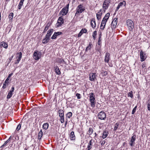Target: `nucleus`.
<instances>
[{"label":"nucleus","instance_id":"f257e3e1","mask_svg":"<svg viewBox=\"0 0 150 150\" xmlns=\"http://www.w3.org/2000/svg\"><path fill=\"white\" fill-rule=\"evenodd\" d=\"M90 95V100L91 103V105L92 107L95 106V95L93 93H91L89 94Z\"/></svg>","mask_w":150,"mask_h":150},{"label":"nucleus","instance_id":"f03ea898","mask_svg":"<svg viewBox=\"0 0 150 150\" xmlns=\"http://www.w3.org/2000/svg\"><path fill=\"white\" fill-rule=\"evenodd\" d=\"M69 4H68L66 6L64 7L59 12V14H62V16L66 15L68 11Z\"/></svg>","mask_w":150,"mask_h":150},{"label":"nucleus","instance_id":"7ed1b4c3","mask_svg":"<svg viewBox=\"0 0 150 150\" xmlns=\"http://www.w3.org/2000/svg\"><path fill=\"white\" fill-rule=\"evenodd\" d=\"M42 52L38 51H35L33 54V58L35 60H39L41 57Z\"/></svg>","mask_w":150,"mask_h":150},{"label":"nucleus","instance_id":"20e7f679","mask_svg":"<svg viewBox=\"0 0 150 150\" xmlns=\"http://www.w3.org/2000/svg\"><path fill=\"white\" fill-rule=\"evenodd\" d=\"M127 25L130 30H132L134 28V23L130 19H128L127 21Z\"/></svg>","mask_w":150,"mask_h":150},{"label":"nucleus","instance_id":"39448f33","mask_svg":"<svg viewBox=\"0 0 150 150\" xmlns=\"http://www.w3.org/2000/svg\"><path fill=\"white\" fill-rule=\"evenodd\" d=\"M110 3V0H105L103 6V8H104V11L107 9L109 5V4Z\"/></svg>","mask_w":150,"mask_h":150},{"label":"nucleus","instance_id":"423d86ee","mask_svg":"<svg viewBox=\"0 0 150 150\" xmlns=\"http://www.w3.org/2000/svg\"><path fill=\"white\" fill-rule=\"evenodd\" d=\"M85 8H83L82 5L81 4L79 5L77 7L76 9V11L75 14H80L85 10Z\"/></svg>","mask_w":150,"mask_h":150},{"label":"nucleus","instance_id":"0eeeda50","mask_svg":"<svg viewBox=\"0 0 150 150\" xmlns=\"http://www.w3.org/2000/svg\"><path fill=\"white\" fill-rule=\"evenodd\" d=\"M98 117L100 120H105L106 118V114L104 112L101 111L98 113Z\"/></svg>","mask_w":150,"mask_h":150},{"label":"nucleus","instance_id":"6e6552de","mask_svg":"<svg viewBox=\"0 0 150 150\" xmlns=\"http://www.w3.org/2000/svg\"><path fill=\"white\" fill-rule=\"evenodd\" d=\"M140 56L141 61L142 62L144 61L147 57L146 54L144 52H143L142 50H141L140 52Z\"/></svg>","mask_w":150,"mask_h":150},{"label":"nucleus","instance_id":"1a4fd4ad","mask_svg":"<svg viewBox=\"0 0 150 150\" xmlns=\"http://www.w3.org/2000/svg\"><path fill=\"white\" fill-rule=\"evenodd\" d=\"M64 21L62 17H60L59 18L56 24L57 27H59L61 26L64 23Z\"/></svg>","mask_w":150,"mask_h":150},{"label":"nucleus","instance_id":"9d476101","mask_svg":"<svg viewBox=\"0 0 150 150\" xmlns=\"http://www.w3.org/2000/svg\"><path fill=\"white\" fill-rule=\"evenodd\" d=\"M136 136L134 135L131 137L129 141V144L132 146H133L135 144V141L136 140Z\"/></svg>","mask_w":150,"mask_h":150},{"label":"nucleus","instance_id":"9b49d317","mask_svg":"<svg viewBox=\"0 0 150 150\" xmlns=\"http://www.w3.org/2000/svg\"><path fill=\"white\" fill-rule=\"evenodd\" d=\"M117 18H115L113 21H112L111 24V27L112 29L115 28L117 24Z\"/></svg>","mask_w":150,"mask_h":150},{"label":"nucleus","instance_id":"f8f14e48","mask_svg":"<svg viewBox=\"0 0 150 150\" xmlns=\"http://www.w3.org/2000/svg\"><path fill=\"white\" fill-rule=\"evenodd\" d=\"M110 54L107 52L105 54V58L104 59V61L105 62L108 63L110 60Z\"/></svg>","mask_w":150,"mask_h":150},{"label":"nucleus","instance_id":"ddd939ff","mask_svg":"<svg viewBox=\"0 0 150 150\" xmlns=\"http://www.w3.org/2000/svg\"><path fill=\"white\" fill-rule=\"evenodd\" d=\"M96 74L91 73L90 74L89 80L91 81H94L96 79Z\"/></svg>","mask_w":150,"mask_h":150},{"label":"nucleus","instance_id":"4468645a","mask_svg":"<svg viewBox=\"0 0 150 150\" xmlns=\"http://www.w3.org/2000/svg\"><path fill=\"white\" fill-rule=\"evenodd\" d=\"M62 34V33L60 32H55L51 37V39H55L57 37L58 35H60Z\"/></svg>","mask_w":150,"mask_h":150},{"label":"nucleus","instance_id":"2eb2a0df","mask_svg":"<svg viewBox=\"0 0 150 150\" xmlns=\"http://www.w3.org/2000/svg\"><path fill=\"white\" fill-rule=\"evenodd\" d=\"M91 27L93 28H94L96 27V23L95 20L94 18H92L91 22Z\"/></svg>","mask_w":150,"mask_h":150},{"label":"nucleus","instance_id":"dca6fc26","mask_svg":"<svg viewBox=\"0 0 150 150\" xmlns=\"http://www.w3.org/2000/svg\"><path fill=\"white\" fill-rule=\"evenodd\" d=\"M0 46L1 47H3L5 49H7L8 47V45L6 42L3 41L0 43Z\"/></svg>","mask_w":150,"mask_h":150},{"label":"nucleus","instance_id":"f3484780","mask_svg":"<svg viewBox=\"0 0 150 150\" xmlns=\"http://www.w3.org/2000/svg\"><path fill=\"white\" fill-rule=\"evenodd\" d=\"M53 29H51L49 30L48 31H47V33L46 36L48 38H50V37L52 35L53 31Z\"/></svg>","mask_w":150,"mask_h":150},{"label":"nucleus","instance_id":"a211bd4d","mask_svg":"<svg viewBox=\"0 0 150 150\" xmlns=\"http://www.w3.org/2000/svg\"><path fill=\"white\" fill-rule=\"evenodd\" d=\"M87 32V30L85 28H83L81 29V31L79 33L78 36V37H81L83 33H86Z\"/></svg>","mask_w":150,"mask_h":150},{"label":"nucleus","instance_id":"6ab92c4d","mask_svg":"<svg viewBox=\"0 0 150 150\" xmlns=\"http://www.w3.org/2000/svg\"><path fill=\"white\" fill-rule=\"evenodd\" d=\"M70 139L71 140H75V136L74 135V132L73 131L71 132L70 135Z\"/></svg>","mask_w":150,"mask_h":150},{"label":"nucleus","instance_id":"aec40b11","mask_svg":"<svg viewBox=\"0 0 150 150\" xmlns=\"http://www.w3.org/2000/svg\"><path fill=\"white\" fill-rule=\"evenodd\" d=\"M58 113L60 117H64V111L63 110L61 109H59L58 111Z\"/></svg>","mask_w":150,"mask_h":150},{"label":"nucleus","instance_id":"412c9836","mask_svg":"<svg viewBox=\"0 0 150 150\" xmlns=\"http://www.w3.org/2000/svg\"><path fill=\"white\" fill-rule=\"evenodd\" d=\"M55 71L56 73L58 75H59L61 74V72L57 66L54 67Z\"/></svg>","mask_w":150,"mask_h":150},{"label":"nucleus","instance_id":"4be33fe9","mask_svg":"<svg viewBox=\"0 0 150 150\" xmlns=\"http://www.w3.org/2000/svg\"><path fill=\"white\" fill-rule=\"evenodd\" d=\"M50 40V38H48L45 36V38L43 39L42 41V43L43 44H46Z\"/></svg>","mask_w":150,"mask_h":150},{"label":"nucleus","instance_id":"5701e85b","mask_svg":"<svg viewBox=\"0 0 150 150\" xmlns=\"http://www.w3.org/2000/svg\"><path fill=\"white\" fill-rule=\"evenodd\" d=\"M102 14V12H98L96 13V17L98 20H99L101 18Z\"/></svg>","mask_w":150,"mask_h":150},{"label":"nucleus","instance_id":"b1692460","mask_svg":"<svg viewBox=\"0 0 150 150\" xmlns=\"http://www.w3.org/2000/svg\"><path fill=\"white\" fill-rule=\"evenodd\" d=\"M108 132L107 131H104L103 134L102 138L103 139H105L108 136Z\"/></svg>","mask_w":150,"mask_h":150},{"label":"nucleus","instance_id":"393cba45","mask_svg":"<svg viewBox=\"0 0 150 150\" xmlns=\"http://www.w3.org/2000/svg\"><path fill=\"white\" fill-rule=\"evenodd\" d=\"M110 14L109 13H107L105 16L104 18H103V19L104 20L107 21L108 20V19L109 17L110 16Z\"/></svg>","mask_w":150,"mask_h":150},{"label":"nucleus","instance_id":"a878e982","mask_svg":"<svg viewBox=\"0 0 150 150\" xmlns=\"http://www.w3.org/2000/svg\"><path fill=\"white\" fill-rule=\"evenodd\" d=\"M92 140H90L89 141V142L88 143V146L87 148H88V150H90L92 148Z\"/></svg>","mask_w":150,"mask_h":150},{"label":"nucleus","instance_id":"bb28decb","mask_svg":"<svg viewBox=\"0 0 150 150\" xmlns=\"http://www.w3.org/2000/svg\"><path fill=\"white\" fill-rule=\"evenodd\" d=\"M49 126V124L47 123H45L43 124L42 126L43 129H47Z\"/></svg>","mask_w":150,"mask_h":150},{"label":"nucleus","instance_id":"cd10ccee","mask_svg":"<svg viewBox=\"0 0 150 150\" xmlns=\"http://www.w3.org/2000/svg\"><path fill=\"white\" fill-rule=\"evenodd\" d=\"M24 0H21V1L18 5V9H20L21 8V6L23 5V2Z\"/></svg>","mask_w":150,"mask_h":150},{"label":"nucleus","instance_id":"c85d7f7f","mask_svg":"<svg viewBox=\"0 0 150 150\" xmlns=\"http://www.w3.org/2000/svg\"><path fill=\"white\" fill-rule=\"evenodd\" d=\"M11 136H10L8 139L4 143V144L2 145L1 146V148H3V147L7 143H8L9 141H10L11 138Z\"/></svg>","mask_w":150,"mask_h":150},{"label":"nucleus","instance_id":"c756f323","mask_svg":"<svg viewBox=\"0 0 150 150\" xmlns=\"http://www.w3.org/2000/svg\"><path fill=\"white\" fill-rule=\"evenodd\" d=\"M43 135V133L42 131V130L41 129L40 132H39L38 133V139H41V137H42Z\"/></svg>","mask_w":150,"mask_h":150},{"label":"nucleus","instance_id":"7c9ffc66","mask_svg":"<svg viewBox=\"0 0 150 150\" xmlns=\"http://www.w3.org/2000/svg\"><path fill=\"white\" fill-rule=\"evenodd\" d=\"M13 74V73H11L10 74L7 78L6 79V80L5 81V83H8V80H9L10 79V78Z\"/></svg>","mask_w":150,"mask_h":150},{"label":"nucleus","instance_id":"2f4dec72","mask_svg":"<svg viewBox=\"0 0 150 150\" xmlns=\"http://www.w3.org/2000/svg\"><path fill=\"white\" fill-rule=\"evenodd\" d=\"M93 132V129L92 128H89L88 134L89 135H91L92 134Z\"/></svg>","mask_w":150,"mask_h":150},{"label":"nucleus","instance_id":"473e14b6","mask_svg":"<svg viewBox=\"0 0 150 150\" xmlns=\"http://www.w3.org/2000/svg\"><path fill=\"white\" fill-rule=\"evenodd\" d=\"M13 95V93L9 92L7 96V98L9 99Z\"/></svg>","mask_w":150,"mask_h":150},{"label":"nucleus","instance_id":"72a5a7b5","mask_svg":"<svg viewBox=\"0 0 150 150\" xmlns=\"http://www.w3.org/2000/svg\"><path fill=\"white\" fill-rule=\"evenodd\" d=\"M72 115V113L71 112H68L67 114V117L69 118H70Z\"/></svg>","mask_w":150,"mask_h":150},{"label":"nucleus","instance_id":"f704fd0d","mask_svg":"<svg viewBox=\"0 0 150 150\" xmlns=\"http://www.w3.org/2000/svg\"><path fill=\"white\" fill-rule=\"evenodd\" d=\"M13 13H11L8 16V18L9 20H12L13 17Z\"/></svg>","mask_w":150,"mask_h":150},{"label":"nucleus","instance_id":"c9c22d12","mask_svg":"<svg viewBox=\"0 0 150 150\" xmlns=\"http://www.w3.org/2000/svg\"><path fill=\"white\" fill-rule=\"evenodd\" d=\"M49 23L47 24V25L45 27V28L43 31V32L45 33L46 31L49 28V27L50 26V24H49Z\"/></svg>","mask_w":150,"mask_h":150},{"label":"nucleus","instance_id":"e433bc0d","mask_svg":"<svg viewBox=\"0 0 150 150\" xmlns=\"http://www.w3.org/2000/svg\"><path fill=\"white\" fill-rule=\"evenodd\" d=\"M97 35V32L95 31L93 32V39L95 40L96 39V36Z\"/></svg>","mask_w":150,"mask_h":150},{"label":"nucleus","instance_id":"4c0bfd02","mask_svg":"<svg viewBox=\"0 0 150 150\" xmlns=\"http://www.w3.org/2000/svg\"><path fill=\"white\" fill-rule=\"evenodd\" d=\"M124 4L125 6V4H126V2L124 1L122 2H121L118 5L120 6H121Z\"/></svg>","mask_w":150,"mask_h":150},{"label":"nucleus","instance_id":"58836bf2","mask_svg":"<svg viewBox=\"0 0 150 150\" xmlns=\"http://www.w3.org/2000/svg\"><path fill=\"white\" fill-rule=\"evenodd\" d=\"M91 48V44H89V45L88 47H87L86 48L85 50L86 52H87V51H88V50H90Z\"/></svg>","mask_w":150,"mask_h":150},{"label":"nucleus","instance_id":"ea45409f","mask_svg":"<svg viewBox=\"0 0 150 150\" xmlns=\"http://www.w3.org/2000/svg\"><path fill=\"white\" fill-rule=\"evenodd\" d=\"M119 125V124L117 123L115 124V126L114 128V131H116Z\"/></svg>","mask_w":150,"mask_h":150},{"label":"nucleus","instance_id":"a19ab883","mask_svg":"<svg viewBox=\"0 0 150 150\" xmlns=\"http://www.w3.org/2000/svg\"><path fill=\"white\" fill-rule=\"evenodd\" d=\"M128 95L130 97L132 98H133V97L132 94V91H131L130 92H129Z\"/></svg>","mask_w":150,"mask_h":150},{"label":"nucleus","instance_id":"79ce46f5","mask_svg":"<svg viewBox=\"0 0 150 150\" xmlns=\"http://www.w3.org/2000/svg\"><path fill=\"white\" fill-rule=\"evenodd\" d=\"M18 54H19V55L18 57V59H19L21 60V58L22 57V53L21 52H19L18 53Z\"/></svg>","mask_w":150,"mask_h":150},{"label":"nucleus","instance_id":"37998d69","mask_svg":"<svg viewBox=\"0 0 150 150\" xmlns=\"http://www.w3.org/2000/svg\"><path fill=\"white\" fill-rule=\"evenodd\" d=\"M137 108V106H135V107L132 110V114H134V112H135L136 111V108Z\"/></svg>","mask_w":150,"mask_h":150},{"label":"nucleus","instance_id":"c03bdc74","mask_svg":"<svg viewBox=\"0 0 150 150\" xmlns=\"http://www.w3.org/2000/svg\"><path fill=\"white\" fill-rule=\"evenodd\" d=\"M21 125L20 124H19L17 126V127L16 129V130L17 131L19 130L21 128Z\"/></svg>","mask_w":150,"mask_h":150},{"label":"nucleus","instance_id":"a18cd8bd","mask_svg":"<svg viewBox=\"0 0 150 150\" xmlns=\"http://www.w3.org/2000/svg\"><path fill=\"white\" fill-rule=\"evenodd\" d=\"M107 21H105L103 19L101 23V25H103V24H104V26H105L106 22Z\"/></svg>","mask_w":150,"mask_h":150},{"label":"nucleus","instance_id":"49530a36","mask_svg":"<svg viewBox=\"0 0 150 150\" xmlns=\"http://www.w3.org/2000/svg\"><path fill=\"white\" fill-rule=\"evenodd\" d=\"M13 57V56H12L9 59L7 60V62H8V64H9V63L11 62Z\"/></svg>","mask_w":150,"mask_h":150},{"label":"nucleus","instance_id":"de8ad7c7","mask_svg":"<svg viewBox=\"0 0 150 150\" xmlns=\"http://www.w3.org/2000/svg\"><path fill=\"white\" fill-rule=\"evenodd\" d=\"M81 95L80 94L77 93L76 94V96L77 97V98L78 99H80L81 98V97L80 96Z\"/></svg>","mask_w":150,"mask_h":150},{"label":"nucleus","instance_id":"09e8293b","mask_svg":"<svg viewBox=\"0 0 150 150\" xmlns=\"http://www.w3.org/2000/svg\"><path fill=\"white\" fill-rule=\"evenodd\" d=\"M60 121L61 123H63L64 122V117H60Z\"/></svg>","mask_w":150,"mask_h":150},{"label":"nucleus","instance_id":"8fccbe9b","mask_svg":"<svg viewBox=\"0 0 150 150\" xmlns=\"http://www.w3.org/2000/svg\"><path fill=\"white\" fill-rule=\"evenodd\" d=\"M6 84H8V83H5V82L4 83L3 86L2 87V88L3 89H4L6 88Z\"/></svg>","mask_w":150,"mask_h":150},{"label":"nucleus","instance_id":"3c124183","mask_svg":"<svg viewBox=\"0 0 150 150\" xmlns=\"http://www.w3.org/2000/svg\"><path fill=\"white\" fill-rule=\"evenodd\" d=\"M14 87H12L11 88V89L10 90V92H11V93H12L14 91Z\"/></svg>","mask_w":150,"mask_h":150},{"label":"nucleus","instance_id":"603ef678","mask_svg":"<svg viewBox=\"0 0 150 150\" xmlns=\"http://www.w3.org/2000/svg\"><path fill=\"white\" fill-rule=\"evenodd\" d=\"M100 37H99V39L98 42V45H100V44L101 40L100 39Z\"/></svg>","mask_w":150,"mask_h":150},{"label":"nucleus","instance_id":"864d4df0","mask_svg":"<svg viewBox=\"0 0 150 150\" xmlns=\"http://www.w3.org/2000/svg\"><path fill=\"white\" fill-rule=\"evenodd\" d=\"M147 108L149 110H150V103L147 104Z\"/></svg>","mask_w":150,"mask_h":150},{"label":"nucleus","instance_id":"5fc2aeb1","mask_svg":"<svg viewBox=\"0 0 150 150\" xmlns=\"http://www.w3.org/2000/svg\"><path fill=\"white\" fill-rule=\"evenodd\" d=\"M105 26H104V25H101H101H100V29H101V30H103L104 28H105Z\"/></svg>","mask_w":150,"mask_h":150},{"label":"nucleus","instance_id":"6e6d98bb","mask_svg":"<svg viewBox=\"0 0 150 150\" xmlns=\"http://www.w3.org/2000/svg\"><path fill=\"white\" fill-rule=\"evenodd\" d=\"M20 61V60L18 59L15 62V64H18Z\"/></svg>","mask_w":150,"mask_h":150},{"label":"nucleus","instance_id":"4d7b16f0","mask_svg":"<svg viewBox=\"0 0 150 150\" xmlns=\"http://www.w3.org/2000/svg\"><path fill=\"white\" fill-rule=\"evenodd\" d=\"M120 6L118 5L117 6V8L116 9V11H118V9H119V8H120Z\"/></svg>","mask_w":150,"mask_h":150},{"label":"nucleus","instance_id":"13d9d810","mask_svg":"<svg viewBox=\"0 0 150 150\" xmlns=\"http://www.w3.org/2000/svg\"><path fill=\"white\" fill-rule=\"evenodd\" d=\"M103 75H104L105 76L107 74V72L106 71H105L103 73Z\"/></svg>","mask_w":150,"mask_h":150},{"label":"nucleus","instance_id":"bf43d9fd","mask_svg":"<svg viewBox=\"0 0 150 150\" xmlns=\"http://www.w3.org/2000/svg\"><path fill=\"white\" fill-rule=\"evenodd\" d=\"M67 121H66L65 122V127H66V125H67Z\"/></svg>","mask_w":150,"mask_h":150},{"label":"nucleus","instance_id":"052dcab7","mask_svg":"<svg viewBox=\"0 0 150 150\" xmlns=\"http://www.w3.org/2000/svg\"><path fill=\"white\" fill-rule=\"evenodd\" d=\"M145 67V65H144V64H143V65H142V67L143 68H144V67Z\"/></svg>","mask_w":150,"mask_h":150},{"label":"nucleus","instance_id":"680f3d73","mask_svg":"<svg viewBox=\"0 0 150 150\" xmlns=\"http://www.w3.org/2000/svg\"><path fill=\"white\" fill-rule=\"evenodd\" d=\"M95 137H96V136L97 135V134H96V133H95Z\"/></svg>","mask_w":150,"mask_h":150},{"label":"nucleus","instance_id":"e2e57ef3","mask_svg":"<svg viewBox=\"0 0 150 150\" xmlns=\"http://www.w3.org/2000/svg\"><path fill=\"white\" fill-rule=\"evenodd\" d=\"M101 11H102V10H101V9L100 10V11L99 12H101Z\"/></svg>","mask_w":150,"mask_h":150},{"label":"nucleus","instance_id":"0e129e2a","mask_svg":"<svg viewBox=\"0 0 150 150\" xmlns=\"http://www.w3.org/2000/svg\"><path fill=\"white\" fill-rule=\"evenodd\" d=\"M25 150H27V149H26V148H25Z\"/></svg>","mask_w":150,"mask_h":150},{"label":"nucleus","instance_id":"69168bd1","mask_svg":"<svg viewBox=\"0 0 150 150\" xmlns=\"http://www.w3.org/2000/svg\"><path fill=\"white\" fill-rule=\"evenodd\" d=\"M6 1H9V0H6Z\"/></svg>","mask_w":150,"mask_h":150}]
</instances>
